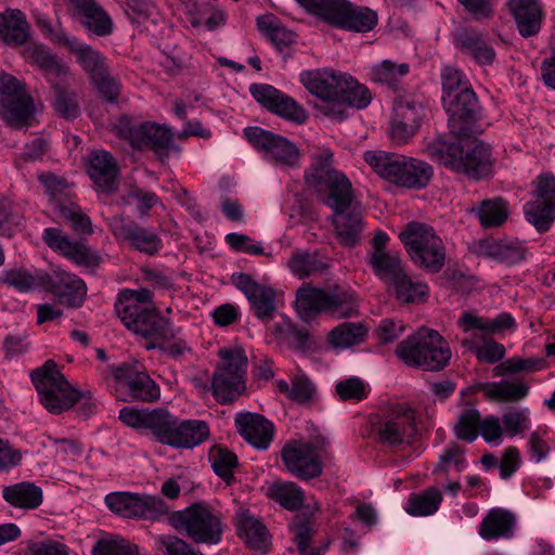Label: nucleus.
<instances>
[{"label":"nucleus","mask_w":555,"mask_h":555,"mask_svg":"<svg viewBox=\"0 0 555 555\" xmlns=\"http://www.w3.org/2000/svg\"><path fill=\"white\" fill-rule=\"evenodd\" d=\"M40 182L46 189V192L50 196V202L55 211L56 202H68L69 184L64 179L59 178L54 175L48 173L40 176Z\"/></svg>","instance_id":"61"},{"label":"nucleus","mask_w":555,"mask_h":555,"mask_svg":"<svg viewBox=\"0 0 555 555\" xmlns=\"http://www.w3.org/2000/svg\"><path fill=\"white\" fill-rule=\"evenodd\" d=\"M115 311L128 330L152 341L147 348L173 337L169 321L159 315L153 304V295L146 288L120 292Z\"/></svg>","instance_id":"3"},{"label":"nucleus","mask_w":555,"mask_h":555,"mask_svg":"<svg viewBox=\"0 0 555 555\" xmlns=\"http://www.w3.org/2000/svg\"><path fill=\"white\" fill-rule=\"evenodd\" d=\"M267 495L289 511L299 509L305 500L301 488L292 481L272 482L267 489Z\"/></svg>","instance_id":"45"},{"label":"nucleus","mask_w":555,"mask_h":555,"mask_svg":"<svg viewBox=\"0 0 555 555\" xmlns=\"http://www.w3.org/2000/svg\"><path fill=\"white\" fill-rule=\"evenodd\" d=\"M362 211L359 203L349 209L333 211L332 224L339 243L345 247H353L360 243L363 230Z\"/></svg>","instance_id":"32"},{"label":"nucleus","mask_w":555,"mask_h":555,"mask_svg":"<svg viewBox=\"0 0 555 555\" xmlns=\"http://www.w3.org/2000/svg\"><path fill=\"white\" fill-rule=\"evenodd\" d=\"M29 37L30 25L24 12L11 8L0 12V41L18 47L26 44Z\"/></svg>","instance_id":"36"},{"label":"nucleus","mask_w":555,"mask_h":555,"mask_svg":"<svg viewBox=\"0 0 555 555\" xmlns=\"http://www.w3.org/2000/svg\"><path fill=\"white\" fill-rule=\"evenodd\" d=\"M235 426L244 440L258 450H267L274 437L273 423L258 413H237Z\"/></svg>","instance_id":"29"},{"label":"nucleus","mask_w":555,"mask_h":555,"mask_svg":"<svg viewBox=\"0 0 555 555\" xmlns=\"http://www.w3.org/2000/svg\"><path fill=\"white\" fill-rule=\"evenodd\" d=\"M425 104L414 98L396 101L391 119L390 135L397 143H405L418 130L425 116Z\"/></svg>","instance_id":"23"},{"label":"nucleus","mask_w":555,"mask_h":555,"mask_svg":"<svg viewBox=\"0 0 555 555\" xmlns=\"http://www.w3.org/2000/svg\"><path fill=\"white\" fill-rule=\"evenodd\" d=\"M391 285L393 286L397 299L405 304H420L427 298L429 293L426 283L413 279L405 271Z\"/></svg>","instance_id":"46"},{"label":"nucleus","mask_w":555,"mask_h":555,"mask_svg":"<svg viewBox=\"0 0 555 555\" xmlns=\"http://www.w3.org/2000/svg\"><path fill=\"white\" fill-rule=\"evenodd\" d=\"M55 42L67 48L76 56L77 63L88 74L90 80L104 75L108 69L104 54L91 46L80 42L65 30L55 34Z\"/></svg>","instance_id":"26"},{"label":"nucleus","mask_w":555,"mask_h":555,"mask_svg":"<svg viewBox=\"0 0 555 555\" xmlns=\"http://www.w3.org/2000/svg\"><path fill=\"white\" fill-rule=\"evenodd\" d=\"M41 238L54 253H57L79 267L94 270L103 261L102 256L98 251L80 241L70 238L69 235L60 228H46Z\"/></svg>","instance_id":"20"},{"label":"nucleus","mask_w":555,"mask_h":555,"mask_svg":"<svg viewBox=\"0 0 555 555\" xmlns=\"http://www.w3.org/2000/svg\"><path fill=\"white\" fill-rule=\"evenodd\" d=\"M295 306L302 319L320 313L344 319L358 312L354 294L339 286L324 291L311 284H304L296 292Z\"/></svg>","instance_id":"8"},{"label":"nucleus","mask_w":555,"mask_h":555,"mask_svg":"<svg viewBox=\"0 0 555 555\" xmlns=\"http://www.w3.org/2000/svg\"><path fill=\"white\" fill-rule=\"evenodd\" d=\"M31 380L39 393L40 402L51 413L60 414L70 409L81 398V392L69 385L52 360L35 370L31 373Z\"/></svg>","instance_id":"11"},{"label":"nucleus","mask_w":555,"mask_h":555,"mask_svg":"<svg viewBox=\"0 0 555 555\" xmlns=\"http://www.w3.org/2000/svg\"><path fill=\"white\" fill-rule=\"evenodd\" d=\"M218 354L220 362L212 374L210 389L218 402L231 403L245 390L248 360L240 347L222 348Z\"/></svg>","instance_id":"10"},{"label":"nucleus","mask_w":555,"mask_h":555,"mask_svg":"<svg viewBox=\"0 0 555 555\" xmlns=\"http://www.w3.org/2000/svg\"><path fill=\"white\" fill-rule=\"evenodd\" d=\"M479 390L486 397L495 401H518L524 399L529 392L526 384L508 380L483 383L479 385Z\"/></svg>","instance_id":"44"},{"label":"nucleus","mask_w":555,"mask_h":555,"mask_svg":"<svg viewBox=\"0 0 555 555\" xmlns=\"http://www.w3.org/2000/svg\"><path fill=\"white\" fill-rule=\"evenodd\" d=\"M249 92L267 111L284 119L296 124H304L308 118L307 112L302 106L271 85L253 83L249 87Z\"/></svg>","instance_id":"21"},{"label":"nucleus","mask_w":555,"mask_h":555,"mask_svg":"<svg viewBox=\"0 0 555 555\" xmlns=\"http://www.w3.org/2000/svg\"><path fill=\"white\" fill-rule=\"evenodd\" d=\"M120 421L132 428L152 435L159 443L173 449H193L209 437V427L201 420H180L164 409H134L119 411Z\"/></svg>","instance_id":"2"},{"label":"nucleus","mask_w":555,"mask_h":555,"mask_svg":"<svg viewBox=\"0 0 555 555\" xmlns=\"http://www.w3.org/2000/svg\"><path fill=\"white\" fill-rule=\"evenodd\" d=\"M2 498L11 506L22 509H35L42 504V489L30 481H22L5 486Z\"/></svg>","instance_id":"39"},{"label":"nucleus","mask_w":555,"mask_h":555,"mask_svg":"<svg viewBox=\"0 0 555 555\" xmlns=\"http://www.w3.org/2000/svg\"><path fill=\"white\" fill-rule=\"evenodd\" d=\"M92 555H139V546L117 534L101 537L92 547Z\"/></svg>","instance_id":"52"},{"label":"nucleus","mask_w":555,"mask_h":555,"mask_svg":"<svg viewBox=\"0 0 555 555\" xmlns=\"http://www.w3.org/2000/svg\"><path fill=\"white\" fill-rule=\"evenodd\" d=\"M299 80L319 99L315 108L331 119L343 120L350 108H365L372 100L364 85L332 68L305 70L299 75Z\"/></svg>","instance_id":"1"},{"label":"nucleus","mask_w":555,"mask_h":555,"mask_svg":"<svg viewBox=\"0 0 555 555\" xmlns=\"http://www.w3.org/2000/svg\"><path fill=\"white\" fill-rule=\"evenodd\" d=\"M235 286L247 298L251 311L262 322H269L273 319L276 311L275 291L262 284H259L246 273H238L232 276Z\"/></svg>","instance_id":"25"},{"label":"nucleus","mask_w":555,"mask_h":555,"mask_svg":"<svg viewBox=\"0 0 555 555\" xmlns=\"http://www.w3.org/2000/svg\"><path fill=\"white\" fill-rule=\"evenodd\" d=\"M366 336V328L361 323L344 322L330 333V343L335 348H349L361 344Z\"/></svg>","instance_id":"53"},{"label":"nucleus","mask_w":555,"mask_h":555,"mask_svg":"<svg viewBox=\"0 0 555 555\" xmlns=\"http://www.w3.org/2000/svg\"><path fill=\"white\" fill-rule=\"evenodd\" d=\"M276 389L286 398L298 403H306L312 400L315 395V387L304 374H297L292 378V386L284 380L275 382Z\"/></svg>","instance_id":"50"},{"label":"nucleus","mask_w":555,"mask_h":555,"mask_svg":"<svg viewBox=\"0 0 555 555\" xmlns=\"http://www.w3.org/2000/svg\"><path fill=\"white\" fill-rule=\"evenodd\" d=\"M109 228L117 240L145 255H155L163 247L162 238L153 229L141 227L133 221L115 217L109 221Z\"/></svg>","instance_id":"24"},{"label":"nucleus","mask_w":555,"mask_h":555,"mask_svg":"<svg viewBox=\"0 0 555 555\" xmlns=\"http://www.w3.org/2000/svg\"><path fill=\"white\" fill-rule=\"evenodd\" d=\"M442 102L452 105L455 94L460 91L472 88L465 75L456 67L444 65L441 68Z\"/></svg>","instance_id":"55"},{"label":"nucleus","mask_w":555,"mask_h":555,"mask_svg":"<svg viewBox=\"0 0 555 555\" xmlns=\"http://www.w3.org/2000/svg\"><path fill=\"white\" fill-rule=\"evenodd\" d=\"M116 134L137 150L150 149L162 160L168 157L169 151L175 147L173 137L169 128L156 122L144 121L134 124L131 118L121 116L114 126Z\"/></svg>","instance_id":"13"},{"label":"nucleus","mask_w":555,"mask_h":555,"mask_svg":"<svg viewBox=\"0 0 555 555\" xmlns=\"http://www.w3.org/2000/svg\"><path fill=\"white\" fill-rule=\"evenodd\" d=\"M55 214L59 218L67 220L70 228L78 235H91L93 233L91 219L74 202H56Z\"/></svg>","instance_id":"49"},{"label":"nucleus","mask_w":555,"mask_h":555,"mask_svg":"<svg viewBox=\"0 0 555 555\" xmlns=\"http://www.w3.org/2000/svg\"><path fill=\"white\" fill-rule=\"evenodd\" d=\"M0 104L3 119L13 128L27 126L35 112L24 85L7 73H0Z\"/></svg>","instance_id":"14"},{"label":"nucleus","mask_w":555,"mask_h":555,"mask_svg":"<svg viewBox=\"0 0 555 555\" xmlns=\"http://www.w3.org/2000/svg\"><path fill=\"white\" fill-rule=\"evenodd\" d=\"M469 214L475 215L482 228H496L502 225L508 215V204L501 197L483 199L478 206L468 209Z\"/></svg>","instance_id":"42"},{"label":"nucleus","mask_w":555,"mask_h":555,"mask_svg":"<svg viewBox=\"0 0 555 555\" xmlns=\"http://www.w3.org/2000/svg\"><path fill=\"white\" fill-rule=\"evenodd\" d=\"M473 251L478 257H485L507 266H513L525 258L527 248L524 243L517 240L486 238L476 242L473 246Z\"/></svg>","instance_id":"30"},{"label":"nucleus","mask_w":555,"mask_h":555,"mask_svg":"<svg viewBox=\"0 0 555 555\" xmlns=\"http://www.w3.org/2000/svg\"><path fill=\"white\" fill-rule=\"evenodd\" d=\"M309 14L331 24L341 0H296Z\"/></svg>","instance_id":"64"},{"label":"nucleus","mask_w":555,"mask_h":555,"mask_svg":"<svg viewBox=\"0 0 555 555\" xmlns=\"http://www.w3.org/2000/svg\"><path fill=\"white\" fill-rule=\"evenodd\" d=\"M406 176L403 180V188L406 189H422L425 188L433 178L434 170L427 163L410 157Z\"/></svg>","instance_id":"57"},{"label":"nucleus","mask_w":555,"mask_h":555,"mask_svg":"<svg viewBox=\"0 0 555 555\" xmlns=\"http://www.w3.org/2000/svg\"><path fill=\"white\" fill-rule=\"evenodd\" d=\"M336 393L343 401L359 402L367 397V385L359 377H350L336 384Z\"/></svg>","instance_id":"60"},{"label":"nucleus","mask_w":555,"mask_h":555,"mask_svg":"<svg viewBox=\"0 0 555 555\" xmlns=\"http://www.w3.org/2000/svg\"><path fill=\"white\" fill-rule=\"evenodd\" d=\"M410 72L408 63H395L390 60H384L377 65L371 67V80L379 83L393 87L400 79L406 76Z\"/></svg>","instance_id":"54"},{"label":"nucleus","mask_w":555,"mask_h":555,"mask_svg":"<svg viewBox=\"0 0 555 555\" xmlns=\"http://www.w3.org/2000/svg\"><path fill=\"white\" fill-rule=\"evenodd\" d=\"M399 238L420 268L430 273H437L443 268L444 244L430 225L412 221L399 233Z\"/></svg>","instance_id":"9"},{"label":"nucleus","mask_w":555,"mask_h":555,"mask_svg":"<svg viewBox=\"0 0 555 555\" xmlns=\"http://www.w3.org/2000/svg\"><path fill=\"white\" fill-rule=\"evenodd\" d=\"M79 21L89 33L100 37L107 36L113 30L111 17L100 5L87 13Z\"/></svg>","instance_id":"58"},{"label":"nucleus","mask_w":555,"mask_h":555,"mask_svg":"<svg viewBox=\"0 0 555 555\" xmlns=\"http://www.w3.org/2000/svg\"><path fill=\"white\" fill-rule=\"evenodd\" d=\"M455 48L470 56L479 65H491L495 60V51L483 34L469 28H463L454 35Z\"/></svg>","instance_id":"33"},{"label":"nucleus","mask_w":555,"mask_h":555,"mask_svg":"<svg viewBox=\"0 0 555 555\" xmlns=\"http://www.w3.org/2000/svg\"><path fill=\"white\" fill-rule=\"evenodd\" d=\"M111 373L117 384L116 392L119 388L127 389V398L116 393V397L122 401H143L154 402L160 396L158 385L146 374L141 371L138 363H121L118 366H112Z\"/></svg>","instance_id":"18"},{"label":"nucleus","mask_w":555,"mask_h":555,"mask_svg":"<svg viewBox=\"0 0 555 555\" xmlns=\"http://www.w3.org/2000/svg\"><path fill=\"white\" fill-rule=\"evenodd\" d=\"M44 291L52 293L61 305L80 307L87 295L85 282L77 275L55 270L48 274Z\"/></svg>","instance_id":"27"},{"label":"nucleus","mask_w":555,"mask_h":555,"mask_svg":"<svg viewBox=\"0 0 555 555\" xmlns=\"http://www.w3.org/2000/svg\"><path fill=\"white\" fill-rule=\"evenodd\" d=\"M48 274L40 270L30 272L23 268H16L3 271L1 281L20 293H28L35 289H44Z\"/></svg>","instance_id":"41"},{"label":"nucleus","mask_w":555,"mask_h":555,"mask_svg":"<svg viewBox=\"0 0 555 555\" xmlns=\"http://www.w3.org/2000/svg\"><path fill=\"white\" fill-rule=\"evenodd\" d=\"M247 141L263 154V157L284 168L297 167L300 159L299 149L289 140L260 127L244 129Z\"/></svg>","instance_id":"15"},{"label":"nucleus","mask_w":555,"mask_h":555,"mask_svg":"<svg viewBox=\"0 0 555 555\" xmlns=\"http://www.w3.org/2000/svg\"><path fill=\"white\" fill-rule=\"evenodd\" d=\"M163 555H205L181 538L162 534L155 539Z\"/></svg>","instance_id":"59"},{"label":"nucleus","mask_w":555,"mask_h":555,"mask_svg":"<svg viewBox=\"0 0 555 555\" xmlns=\"http://www.w3.org/2000/svg\"><path fill=\"white\" fill-rule=\"evenodd\" d=\"M369 263L374 273L390 284L404 272L402 261L397 253L371 254Z\"/></svg>","instance_id":"51"},{"label":"nucleus","mask_w":555,"mask_h":555,"mask_svg":"<svg viewBox=\"0 0 555 555\" xmlns=\"http://www.w3.org/2000/svg\"><path fill=\"white\" fill-rule=\"evenodd\" d=\"M532 184L533 199L524 205V214L539 232H545L555 220V176L540 175Z\"/></svg>","instance_id":"16"},{"label":"nucleus","mask_w":555,"mask_h":555,"mask_svg":"<svg viewBox=\"0 0 555 555\" xmlns=\"http://www.w3.org/2000/svg\"><path fill=\"white\" fill-rule=\"evenodd\" d=\"M408 156L385 151H366L365 163L383 179L403 186L409 165Z\"/></svg>","instance_id":"31"},{"label":"nucleus","mask_w":555,"mask_h":555,"mask_svg":"<svg viewBox=\"0 0 555 555\" xmlns=\"http://www.w3.org/2000/svg\"><path fill=\"white\" fill-rule=\"evenodd\" d=\"M515 526L514 513L502 507H493L482 518L478 534L486 541L509 539L514 535Z\"/></svg>","instance_id":"35"},{"label":"nucleus","mask_w":555,"mask_h":555,"mask_svg":"<svg viewBox=\"0 0 555 555\" xmlns=\"http://www.w3.org/2000/svg\"><path fill=\"white\" fill-rule=\"evenodd\" d=\"M469 138L470 135L456 138L457 143L436 139L428 143L426 152L433 160L479 180L491 171L490 147L479 140Z\"/></svg>","instance_id":"5"},{"label":"nucleus","mask_w":555,"mask_h":555,"mask_svg":"<svg viewBox=\"0 0 555 555\" xmlns=\"http://www.w3.org/2000/svg\"><path fill=\"white\" fill-rule=\"evenodd\" d=\"M55 111L66 119H74L79 115V105L77 102V95L73 91H68L61 87L54 88Z\"/></svg>","instance_id":"62"},{"label":"nucleus","mask_w":555,"mask_h":555,"mask_svg":"<svg viewBox=\"0 0 555 555\" xmlns=\"http://www.w3.org/2000/svg\"><path fill=\"white\" fill-rule=\"evenodd\" d=\"M281 459L287 472L299 479H313L323 472L319 448L301 439L286 441Z\"/></svg>","instance_id":"19"},{"label":"nucleus","mask_w":555,"mask_h":555,"mask_svg":"<svg viewBox=\"0 0 555 555\" xmlns=\"http://www.w3.org/2000/svg\"><path fill=\"white\" fill-rule=\"evenodd\" d=\"M88 172L95 185L111 192L116 185L118 167L111 153L98 150L90 154Z\"/></svg>","instance_id":"38"},{"label":"nucleus","mask_w":555,"mask_h":555,"mask_svg":"<svg viewBox=\"0 0 555 555\" xmlns=\"http://www.w3.org/2000/svg\"><path fill=\"white\" fill-rule=\"evenodd\" d=\"M506 4L522 37H532L540 31L543 11L539 0H508Z\"/></svg>","instance_id":"34"},{"label":"nucleus","mask_w":555,"mask_h":555,"mask_svg":"<svg viewBox=\"0 0 555 555\" xmlns=\"http://www.w3.org/2000/svg\"><path fill=\"white\" fill-rule=\"evenodd\" d=\"M449 115L448 126L455 138L469 137L472 124L479 117L480 107L477 96L472 88H466L455 94L450 106L443 103Z\"/></svg>","instance_id":"22"},{"label":"nucleus","mask_w":555,"mask_h":555,"mask_svg":"<svg viewBox=\"0 0 555 555\" xmlns=\"http://www.w3.org/2000/svg\"><path fill=\"white\" fill-rule=\"evenodd\" d=\"M396 354L406 365L425 371L442 370L451 359L447 341L438 332L428 328H422L398 344Z\"/></svg>","instance_id":"7"},{"label":"nucleus","mask_w":555,"mask_h":555,"mask_svg":"<svg viewBox=\"0 0 555 555\" xmlns=\"http://www.w3.org/2000/svg\"><path fill=\"white\" fill-rule=\"evenodd\" d=\"M107 507L124 518L157 520L168 513L166 503L146 494L114 492L105 496Z\"/></svg>","instance_id":"17"},{"label":"nucleus","mask_w":555,"mask_h":555,"mask_svg":"<svg viewBox=\"0 0 555 555\" xmlns=\"http://www.w3.org/2000/svg\"><path fill=\"white\" fill-rule=\"evenodd\" d=\"M170 525L195 544L216 545L227 527L222 512L206 501H198L169 516Z\"/></svg>","instance_id":"6"},{"label":"nucleus","mask_w":555,"mask_h":555,"mask_svg":"<svg viewBox=\"0 0 555 555\" xmlns=\"http://www.w3.org/2000/svg\"><path fill=\"white\" fill-rule=\"evenodd\" d=\"M377 22L378 15L374 10L341 0L330 25L348 31L367 33Z\"/></svg>","instance_id":"28"},{"label":"nucleus","mask_w":555,"mask_h":555,"mask_svg":"<svg viewBox=\"0 0 555 555\" xmlns=\"http://www.w3.org/2000/svg\"><path fill=\"white\" fill-rule=\"evenodd\" d=\"M441 501L440 489L430 487L420 493H412L404 509L411 516H429L438 511Z\"/></svg>","instance_id":"47"},{"label":"nucleus","mask_w":555,"mask_h":555,"mask_svg":"<svg viewBox=\"0 0 555 555\" xmlns=\"http://www.w3.org/2000/svg\"><path fill=\"white\" fill-rule=\"evenodd\" d=\"M291 272L298 279H306L327 269L320 256L307 250H295L287 262Z\"/></svg>","instance_id":"48"},{"label":"nucleus","mask_w":555,"mask_h":555,"mask_svg":"<svg viewBox=\"0 0 555 555\" xmlns=\"http://www.w3.org/2000/svg\"><path fill=\"white\" fill-rule=\"evenodd\" d=\"M305 182L333 211L349 209L356 199L349 178L334 167V153L326 146H319L311 155V165L305 171Z\"/></svg>","instance_id":"4"},{"label":"nucleus","mask_w":555,"mask_h":555,"mask_svg":"<svg viewBox=\"0 0 555 555\" xmlns=\"http://www.w3.org/2000/svg\"><path fill=\"white\" fill-rule=\"evenodd\" d=\"M25 56L37 65L47 76L60 77L68 72V67L60 62L51 50L42 44H31L26 48Z\"/></svg>","instance_id":"43"},{"label":"nucleus","mask_w":555,"mask_h":555,"mask_svg":"<svg viewBox=\"0 0 555 555\" xmlns=\"http://www.w3.org/2000/svg\"><path fill=\"white\" fill-rule=\"evenodd\" d=\"M416 416V410L406 402L389 404L376 426L378 441L390 448L411 444L417 435Z\"/></svg>","instance_id":"12"},{"label":"nucleus","mask_w":555,"mask_h":555,"mask_svg":"<svg viewBox=\"0 0 555 555\" xmlns=\"http://www.w3.org/2000/svg\"><path fill=\"white\" fill-rule=\"evenodd\" d=\"M480 413L474 408L464 409L454 425V435L467 442H473L478 437Z\"/></svg>","instance_id":"56"},{"label":"nucleus","mask_w":555,"mask_h":555,"mask_svg":"<svg viewBox=\"0 0 555 555\" xmlns=\"http://www.w3.org/2000/svg\"><path fill=\"white\" fill-rule=\"evenodd\" d=\"M25 555H69V548L66 544L50 538L30 540L26 544Z\"/></svg>","instance_id":"63"},{"label":"nucleus","mask_w":555,"mask_h":555,"mask_svg":"<svg viewBox=\"0 0 555 555\" xmlns=\"http://www.w3.org/2000/svg\"><path fill=\"white\" fill-rule=\"evenodd\" d=\"M459 324L464 332L476 328L490 335L501 334L505 331H514L516 327L515 319L507 312H502L491 320L466 312L459 320Z\"/></svg>","instance_id":"40"},{"label":"nucleus","mask_w":555,"mask_h":555,"mask_svg":"<svg viewBox=\"0 0 555 555\" xmlns=\"http://www.w3.org/2000/svg\"><path fill=\"white\" fill-rule=\"evenodd\" d=\"M238 537L253 550L264 552L270 534L266 526L248 509H240L235 516Z\"/></svg>","instance_id":"37"}]
</instances>
